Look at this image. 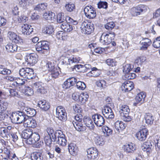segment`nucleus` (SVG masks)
Segmentation results:
<instances>
[{"label": "nucleus", "mask_w": 160, "mask_h": 160, "mask_svg": "<svg viewBox=\"0 0 160 160\" xmlns=\"http://www.w3.org/2000/svg\"><path fill=\"white\" fill-rule=\"evenodd\" d=\"M147 6L140 5L131 9V13L133 16H137L146 12L148 10Z\"/></svg>", "instance_id": "5"}, {"label": "nucleus", "mask_w": 160, "mask_h": 160, "mask_svg": "<svg viewBox=\"0 0 160 160\" xmlns=\"http://www.w3.org/2000/svg\"><path fill=\"white\" fill-rule=\"evenodd\" d=\"M32 27L27 24H23L22 26V32L24 35H28L33 32Z\"/></svg>", "instance_id": "16"}, {"label": "nucleus", "mask_w": 160, "mask_h": 160, "mask_svg": "<svg viewBox=\"0 0 160 160\" xmlns=\"http://www.w3.org/2000/svg\"><path fill=\"white\" fill-rule=\"evenodd\" d=\"M64 60L65 63H67L68 65H73V64L79 62L80 59L79 57L73 56L69 58L65 57Z\"/></svg>", "instance_id": "18"}, {"label": "nucleus", "mask_w": 160, "mask_h": 160, "mask_svg": "<svg viewBox=\"0 0 160 160\" xmlns=\"http://www.w3.org/2000/svg\"><path fill=\"white\" fill-rule=\"evenodd\" d=\"M19 74L23 77L24 80L33 78L34 77V72L32 69L28 68H22L19 70Z\"/></svg>", "instance_id": "1"}, {"label": "nucleus", "mask_w": 160, "mask_h": 160, "mask_svg": "<svg viewBox=\"0 0 160 160\" xmlns=\"http://www.w3.org/2000/svg\"><path fill=\"white\" fill-rule=\"evenodd\" d=\"M134 86V84L132 82L127 80L122 83L121 89L122 91L123 92H128L132 90Z\"/></svg>", "instance_id": "12"}, {"label": "nucleus", "mask_w": 160, "mask_h": 160, "mask_svg": "<svg viewBox=\"0 0 160 160\" xmlns=\"http://www.w3.org/2000/svg\"><path fill=\"white\" fill-rule=\"evenodd\" d=\"M146 60V58L144 56H141L138 58L135 61V64L138 66H141Z\"/></svg>", "instance_id": "45"}, {"label": "nucleus", "mask_w": 160, "mask_h": 160, "mask_svg": "<svg viewBox=\"0 0 160 160\" xmlns=\"http://www.w3.org/2000/svg\"><path fill=\"white\" fill-rule=\"evenodd\" d=\"M12 41L15 43L20 45H22L23 43V40L20 36L17 35Z\"/></svg>", "instance_id": "54"}, {"label": "nucleus", "mask_w": 160, "mask_h": 160, "mask_svg": "<svg viewBox=\"0 0 160 160\" xmlns=\"http://www.w3.org/2000/svg\"><path fill=\"white\" fill-rule=\"evenodd\" d=\"M89 95L87 92H83L80 95L79 101L82 104H84L87 101Z\"/></svg>", "instance_id": "38"}, {"label": "nucleus", "mask_w": 160, "mask_h": 160, "mask_svg": "<svg viewBox=\"0 0 160 160\" xmlns=\"http://www.w3.org/2000/svg\"><path fill=\"white\" fill-rule=\"evenodd\" d=\"M10 132L8 131L7 129L5 128L2 127L0 128V134L2 137L8 138V136Z\"/></svg>", "instance_id": "44"}, {"label": "nucleus", "mask_w": 160, "mask_h": 160, "mask_svg": "<svg viewBox=\"0 0 160 160\" xmlns=\"http://www.w3.org/2000/svg\"><path fill=\"white\" fill-rule=\"evenodd\" d=\"M76 83L77 87L79 89L83 90L86 88V84L83 82L77 81Z\"/></svg>", "instance_id": "53"}, {"label": "nucleus", "mask_w": 160, "mask_h": 160, "mask_svg": "<svg viewBox=\"0 0 160 160\" xmlns=\"http://www.w3.org/2000/svg\"><path fill=\"white\" fill-rule=\"evenodd\" d=\"M104 140L102 137L97 136L94 141L96 144L98 145H102L104 144Z\"/></svg>", "instance_id": "52"}, {"label": "nucleus", "mask_w": 160, "mask_h": 160, "mask_svg": "<svg viewBox=\"0 0 160 160\" xmlns=\"http://www.w3.org/2000/svg\"><path fill=\"white\" fill-rule=\"evenodd\" d=\"M152 45L155 48H160V36L156 38L153 41Z\"/></svg>", "instance_id": "58"}, {"label": "nucleus", "mask_w": 160, "mask_h": 160, "mask_svg": "<svg viewBox=\"0 0 160 160\" xmlns=\"http://www.w3.org/2000/svg\"><path fill=\"white\" fill-rule=\"evenodd\" d=\"M12 122L13 123L18 124L19 114L18 112H13L10 117Z\"/></svg>", "instance_id": "42"}, {"label": "nucleus", "mask_w": 160, "mask_h": 160, "mask_svg": "<svg viewBox=\"0 0 160 160\" xmlns=\"http://www.w3.org/2000/svg\"><path fill=\"white\" fill-rule=\"evenodd\" d=\"M88 157V158L94 159L98 156V152L96 148L92 147L87 150Z\"/></svg>", "instance_id": "15"}, {"label": "nucleus", "mask_w": 160, "mask_h": 160, "mask_svg": "<svg viewBox=\"0 0 160 160\" xmlns=\"http://www.w3.org/2000/svg\"><path fill=\"white\" fill-rule=\"evenodd\" d=\"M24 113L27 117H32L34 116L36 113L35 109L29 107H25L23 109Z\"/></svg>", "instance_id": "21"}, {"label": "nucleus", "mask_w": 160, "mask_h": 160, "mask_svg": "<svg viewBox=\"0 0 160 160\" xmlns=\"http://www.w3.org/2000/svg\"><path fill=\"white\" fill-rule=\"evenodd\" d=\"M115 24L113 22H108L105 25V28L108 30H112L115 26Z\"/></svg>", "instance_id": "59"}, {"label": "nucleus", "mask_w": 160, "mask_h": 160, "mask_svg": "<svg viewBox=\"0 0 160 160\" xmlns=\"http://www.w3.org/2000/svg\"><path fill=\"white\" fill-rule=\"evenodd\" d=\"M146 123L148 124H152L153 123L154 118L150 113H146L145 116Z\"/></svg>", "instance_id": "35"}, {"label": "nucleus", "mask_w": 160, "mask_h": 160, "mask_svg": "<svg viewBox=\"0 0 160 160\" xmlns=\"http://www.w3.org/2000/svg\"><path fill=\"white\" fill-rule=\"evenodd\" d=\"M136 147L135 146L133 145V144L131 143L125 145L124 148L125 151L127 152L132 153L136 149Z\"/></svg>", "instance_id": "37"}, {"label": "nucleus", "mask_w": 160, "mask_h": 160, "mask_svg": "<svg viewBox=\"0 0 160 160\" xmlns=\"http://www.w3.org/2000/svg\"><path fill=\"white\" fill-rule=\"evenodd\" d=\"M44 141L46 145L48 146H50L52 142V139L49 136H45L44 138Z\"/></svg>", "instance_id": "62"}, {"label": "nucleus", "mask_w": 160, "mask_h": 160, "mask_svg": "<svg viewBox=\"0 0 160 160\" xmlns=\"http://www.w3.org/2000/svg\"><path fill=\"white\" fill-rule=\"evenodd\" d=\"M24 124L26 127L31 128L36 127L37 125L35 120L29 118H28L25 121Z\"/></svg>", "instance_id": "26"}, {"label": "nucleus", "mask_w": 160, "mask_h": 160, "mask_svg": "<svg viewBox=\"0 0 160 160\" xmlns=\"http://www.w3.org/2000/svg\"><path fill=\"white\" fill-rule=\"evenodd\" d=\"M22 92L28 96H31L34 93L33 90L29 86L24 87L22 90Z\"/></svg>", "instance_id": "39"}, {"label": "nucleus", "mask_w": 160, "mask_h": 160, "mask_svg": "<svg viewBox=\"0 0 160 160\" xmlns=\"http://www.w3.org/2000/svg\"><path fill=\"white\" fill-rule=\"evenodd\" d=\"M33 2V0H21L19 4L21 7L25 9H28Z\"/></svg>", "instance_id": "22"}, {"label": "nucleus", "mask_w": 160, "mask_h": 160, "mask_svg": "<svg viewBox=\"0 0 160 160\" xmlns=\"http://www.w3.org/2000/svg\"><path fill=\"white\" fill-rule=\"evenodd\" d=\"M32 133V132L30 129L25 130L22 132L21 137L26 139L25 142L27 143V140L31 138Z\"/></svg>", "instance_id": "25"}, {"label": "nucleus", "mask_w": 160, "mask_h": 160, "mask_svg": "<svg viewBox=\"0 0 160 160\" xmlns=\"http://www.w3.org/2000/svg\"><path fill=\"white\" fill-rule=\"evenodd\" d=\"M5 48L8 52L13 53L17 51L18 46L15 44L9 43L6 45Z\"/></svg>", "instance_id": "23"}, {"label": "nucleus", "mask_w": 160, "mask_h": 160, "mask_svg": "<svg viewBox=\"0 0 160 160\" xmlns=\"http://www.w3.org/2000/svg\"><path fill=\"white\" fill-rule=\"evenodd\" d=\"M146 97V94L143 92H141L136 96L135 98V101L133 105L136 106L138 104L140 103L139 105L143 102L144 98Z\"/></svg>", "instance_id": "17"}, {"label": "nucleus", "mask_w": 160, "mask_h": 160, "mask_svg": "<svg viewBox=\"0 0 160 160\" xmlns=\"http://www.w3.org/2000/svg\"><path fill=\"white\" fill-rule=\"evenodd\" d=\"M43 85V83L41 82H33L31 85L33 89H35L37 91L38 88H39V87L42 86Z\"/></svg>", "instance_id": "60"}, {"label": "nucleus", "mask_w": 160, "mask_h": 160, "mask_svg": "<svg viewBox=\"0 0 160 160\" xmlns=\"http://www.w3.org/2000/svg\"><path fill=\"white\" fill-rule=\"evenodd\" d=\"M12 72L11 70L6 68L3 65H0V74L8 76Z\"/></svg>", "instance_id": "33"}, {"label": "nucleus", "mask_w": 160, "mask_h": 160, "mask_svg": "<svg viewBox=\"0 0 160 160\" xmlns=\"http://www.w3.org/2000/svg\"><path fill=\"white\" fill-rule=\"evenodd\" d=\"M106 84L105 81L104 80L98 81L96 82V84L98 87L104 88H105Z\"/></svg>", "instance_id": "64"}, {"label": "nucleus", "mask_w": 160, "mask_h": 160, "mask_svg": "<svg viewBox=\"0 0 160 160\" xmlns=\"http://www.w3.org/2000/svg\"><path fill=\"white\" fill-rule=\"evenodd\" d=\"M44 32L47 34H51L54 32V28L51 25H48L44 28Z\"/></svg>", "instance_id": "46"}, {"label": "nucleus", "mask_w": 160, "mask_h": 160, "mask_svg": "<svg viewBox=\"0 0 160 160\" xmlns=\"http://www.w3.org/2000/svg\"><path fill=\"white\" fill-rule=\"evenodd\" d=\"M55 140L52 142H56L57 144L62 146H65L66 145L67 141L65 135L63 134L61 131H59L58 134L55 138Z\"/></svg>", "instance_id": "9"}, {"label": "nucleus", "mask_w": 160, "mask_h": 160, "mask_svg": "<svg viewBox=\"0 0 160 160\" xmlns=\"http://www.w3.org/2000/svg\"><path fill=\"white\" fill-rule=\"evenodd\" d=\"M140 43L141 45L140 48L141 50H146L152 44L151 40L148 38H142Z\"/></svg>", "instance_id": "13"}, {"label": "nucleus", "mask_w": 160, "mask_h": 160, "mask_svg": "<svg viewBox=\"0 0 160 160\" xmlns=\"http://www.w3.org/2000/svg\"><path fill=\"white\" fill-rule=\"evenodd\" d=\"M40 138V136L38 133L36 132L32 133L31 138L27 140V144H34L36 146V147H40L41 145V142H39Z\"/></svg>", "instance_id": "4"}, {"label": "nucleus", "mask_w": 160, "mask_h": 160, "mask_svg": "<svg viewBox=\"0 0 160 160\" xmlns=\"http://www.w3.org/2000/svg\"><path fill=\"white\" fill-rule=\"evenodd\" d=\"M56 116L59 120L65 121L67 120V114L64 108L61 106L57 107L56 109Z\"/></svg>", "instance_id": "6"}, {"label": "nucleus", "mask_w": 160, "mask_h": 160, "mask_svg": "<svg viewBox=\"0 0 160 160\" xmlns=\"http://www.w3.org/2000/svg\"><path fill=\"white\" fill-rule=\"evenodd\" d=\"M102 129L103 133L105 134L106 133L107 136H108L112 133V130L106 126H103L102 128Z\"/></svg>", "instance_id": "47"}, {"label": "nucleus", "mask_w": 160, "mask_h": 160, "mask_svg": "<svg viewBox=\"0 0 160 160\" xmlns=\"http://www.w3.org/2000/svg\"><path fill=\"white\" fill-rule=\"evenodd\" d=\"M84 11L86 16L88 18L93 19L96 16L95 9L91 6L86 7Z\"/></svg>", "instance_id": "8"}, {"label": "nucleus", "mask_w": 160, "mask_h": 160, "mask_svg": "<svg viewBox=\"0 0 160 160\" xmlns=\"http://www.w3.org/2000/svg\"><path fill=\"white\" fill-rule=\"evenodd\" d=\"M98 8L106 9L108 8V3L106 2L100 1L98 3Z\"/></svg>", "instance_id": "56"}, {"label": "nucleus", "mask_w": 160, "mask_h": 160, "mask_svg": "<svg viewBox=\"0 0 160 160\" xmlns=\"http://www.w3.org/2000/svg\"><path fill=\"white\" fill-rule=\"evenodd\" d=\"M68 149L70 153L72 155H76L78 151V147L75 144L71 143L68 146Z\"/></svg>", "instance_id": "28"}, {"label": "nucleus", "mask_w": 160, "mask_h": 160, "mask_svg": "<svg viewBox=\"0 0 160 160\" xmlns=\"http://www.w3.org/2000/svg\"><path fill=\"white\" fill-rule=\"evenodd\" d=\"M61 28L64 31L67 32H70L73 29V26L67 22V21L63 22L61 25Z\"/></svg>", "instance_id": "24"}, {"label": "nucleus", "mask_w": 160, "mask_h": 160, "mask_svg": "<svg viewBox=\"0 0 160 160\" xmlns=\"http://www.w3.org/2000/svg\"><path fill=\"white\" fill-rule=\"evenodd\" d=\"M57 19L58 22L61 24L66 21L64 19L63 13H58L57 15Z\"/></svg>", "instance_id": "49"}, {"label": "nucleus", "mask_w": 160, "mask_h": 160, "mask_svg": "<svg viewBox=\"0 0 160 160\" xmlns=\"http://www.w3.org/2000/svg\"><path fill=\"white\" fill-rule=\"evenodd\" d=\"M8 106V103L4 100H0V112L5 111Z\"/></svg>", "instance_id": "40"}, {"label": "nucleus", "mask_w": 160, "mask_h": 160, "mask_svg": "<svg viewBox=\"0 0 160 160\" xmlns=\"http://www.w3.org/2000/svg\"><path fill=\"white\" fill-rule=\"evenodd\" d=\"M59 67L58 68H56L55 69L52 70V71H51V77L54 78H57L59 74Z\"/></svg>", "instance_id": "50"}, {"label": "nucleus", "mask_w": 160, "mask_h": 160, "mask_svg": "<svg viewBox=\"0 0 160 160\" xmlns=\"http://www.w3.org/2000/svg\"><path fill=\"white\" fill-rule=\"evenodd\" d=\"M41 64L42 66L46 67L48 68V71H50L55 69V65L54 62H48L46 63L44 61H42Z\"/></svg>", "instance_id": "30"}, {"label": "nucleus", "mask_w": 160, "mask_h": 160, "mask_svg": "<svg viewBox=\"0 0 160 160\" xmlns=\"http://www.w3.org/2000/svg\"><path fill=\"white\" fill-rule=\"evenodd\" d=\"M91 69L92 70L88 73V75L91 77H97L101 73L100 71L96 68L93 67Z\"/></svg>", "instance_id": "36"}, {"label": "nucleus", "mask_w": 160, "mask_h": 160, "mask_svg": "<svg viewBox=\"0 0 160 160\" xmlns=\"http://www.w3.org/2000/svg\"><path fill=\"white\" fill-rule=\"evenodd\" d=\"M115 36V34L113 32L109 34L103 33L100 39V42L103 45H108L111 43Z\"/></svg>", "instance_id": "3"}, {"label": "nucleus", "mask_w": 160, "mask_h": 160, "mask_svg": "<svg viewBox=\"0 0 160 160\" xmlns=\"http://www.w3.org/2000/svg\"><path fill=\"white\" fill-rule=\"evenodd\" d=\"M25 60L28 64L33 66L38 62V55L35 53H30L26 56Z\"/></svg>", "instance_id": "11"}, {"label": "nucleus", "mask_w": 160, "mask_h": 160, "mask_svg": "<svg viewBox=\"0 0 160 160\" xmlns=\"http://www.w3.org/2000/svg\"><path fill=\"white\" fill-rule=\"evenodd\" d=\"M115 129L118 132H120L123 131L126 127V125L123 122L121 121H117L114 124Z\"/></svg>", "instance_id": "20"}, {"label": "nucleus", "mask_w": 160, "mask_h": 160, "mask_svg": "<svg viewBox=\"0 0 160 160\" xmlns=\"http://www.w3.org/2000/svg\"><path fill=\"white\" fill-rule=\"evenodd\" d=\"M152 147V145L150 141H148L143 143V145L141 147V149L144 151L149 152L151 151Z\"/></svg>", "instance_id": "29"}, {"label": "nucleus", "mask_w": 160, "mask_h": 160, "mask_svg": "<svg viewBox=\"0 0 160 160\" xmlns=\"http://www.w3.org/2000/svg\"><path fill=\"white\" fill-rule=\"evenodd\" d=\"M81 28L82 33L87 34H90L94 29L93 23L86 22L82 23Z\"/></svg>", "instance_id": "7"}, {"label": "nucleus", "mask_w": 160, "mask_h": 160, "mask_svg": "<svg viewBox=\"0 0 160 160\" xmlns=\"http://www.w3.org/2000/svg\"><path fill=\"white\" fill-rule=\"evenodd\" d=\"M35 48L36 51L40 54H46L48 52L49 49L48 42L44 41L38 42Z\"/></svg>", "instance_id": "2"}, {"label": "nucleus", "mask_w": 160, "mask_h": 160, "mask_svg": "<svg viewBox=\"0 0 160 160\" xmlns=\"http://www.w3.org/2000/svg\"><path fill=\"white\" fill-rule=\"evenodd\" d=\"M73 124L75 129L79 132H83L86 130V127L83 122H74Z\"/></svg>", "instance_id": "19"}, {"label": "nucleus", "mask_w": 160, "mask_h": 160, "mask_svg": "<svg viewBox=\"0 0 160 160\" xmlns=\"http://www.w3.org/2000/svg\"><path fill=\"white\" fill-rule=\"evenodd\" d=\"M49 136L52 139V141L55 140V138L58 134L59 131L55 132L53 129L50 128H48L47 130Z\"/></svg>", "instance_id": "32"}, {"label": "nucleus", "mask_w": 160, "mask_h": 160, "mask_svg": "<svg viewBox=\"0 0 160 160\" xmlns=\"http://www.w3.org/2000/svg\"><path fill=\"white\" fill-rule=\"evenodd\" d=\"M75 6L73 4L70 3L66 4L65 6V9L69 12L72 11L75 9Z\"/></svg>", "instance_id": "55"}, {"label": "nucleus", "mask_w": 160, "mask_h": 160, "mask_svg": "<svg viewBox=\"0 0 160 160\" xmlns=\"http://www.w3.org/2000/svg\"><path fill=\"white\" fill-rule=\"evenodd\" d=\"M83 122L85 126L88 127L89 129H92L94 128V126L92 120L89 117H84L83 119Z\"/></svg>", "instance_id": "27"}, {"label": "nucleus", "mask_w": 160, "mask_h": 160, "mask_svg": "<svg viewBox=\"0 0 160 160\" xmlns=\"http://www.w3.org/2000/svg\"><path fill=\"white\" fill-rule=\"evenodd\" d=\"M55 16L54 13L52 12L48 11L44 13L43 14V17L46 20H52V18H54Z\"/></svg>", "instance_id": "41"}, {"label": "nucleus", "mask_w": 160, "mask_h": 160, "mask_svg": "<svg viewBox=\"0 0 160 160\" xmlns=\"http://www.w3.org/2000/svg\"><path fill=\"white\" fill-rule=\"evenodd\" d=\"M48 4L47 3H42L37 5L34 8L36 10L40 11L46 9L47 8Z\"/></svg>", "instance_id": "43"}, {"label": "nucleus", "mask_w": 160, "mask_h": 160, "mask_svg": "<svg viewBox=\"0 0 160 160\" xmlns=\"http://www.w3.org/2000/svg\"><path fill=\"white\" fill-rule=\"evenodd\" d=\"M136 76V75L135 73L129 72L125 74L123 78H124L125 79H132L134 78Z\"/></svg>", "instance_id": "51"}, {"label": "nucleus", "mask_w": 160, "mask_h": 160, "mask_svg": "<svg viewBox=\"0 0 160 160\" xmlns=\"http://www.w3.org/2000/svg\"><path fill=\"white\" fill-rule=\"evenodd\" d=\"M107 64L111 67H113L116 65V62L114 59L108 58L106 60Z\"/></svg>", "instance_id": "57"}, {"label": "nucleus", "mask_w": 160, "mask_h": 160, "mask_svg": "<svg viewBox=\"0 0 160 160\" xmlns=\"http://www.w3.org/2000/svg\"><path fill=\"white\" fill-rule=\"evenodd\" d=\"M92 118L94 123L98 127H101L105 124V120L104 117L99 114L92 115Z\"/></svg>", "instance_id": "10"}, {"label": "nucleus", "mask_w": 160, "mask_h": 160, "mask_svg": "<svg viewBox=\"0 0 160 160\" xmlns=\"http://www.w3.org/2000/svg\"><path fill=\"white\" fill-rule=\"evenodd\" d=\"M132 69L131 65L130 64H127L123 66V72L125 74L130 72Z\"/></svg>", "instance_id": "63"}, {"label": "nucleus", "mask_w": 160, "mask_h": 160, "mask_svg": "<svg viewBox=\"0 0 160 160\" xmlns=\"http://www.w3.org/2000/svg\"><path fill=\"white\" fill-rule=\"evenodd\" d=\"M82 118L83 117L81 114L79 113L77 114L74 117L75 120L73 121V124L74 122H83V119Z\"/></svg>", "instance_id": "61"}, {"label": "nucleus", "mask_w": 160, "mask_h": 160, "mask_svg": "<svg viewBox=\"0 0 160 160\" xmlns=\"http://www.w3.org/2000/svg\"><path fill=\"white\" fill-rule=\"evenodd\" d=\"M148 132V130L146 128L142 129L136 133V136L140 141L145 140L147 138Z\"/></svg>", "instance_id": "14"}, {"label": "nucleus", "mask_w": 160, "mask_h": 160, "mask_svg": "<svg viewBox=\"0 0 160 160\" xmlns=\"http://www.w3.org/2000/svg\"><path fill=\"white\" fill-rule=\"evenodd\" d=\"M18 112L19 114V118H18L19 120L18 123L23 122L24 124L25 121L27 119L28 117H27L25 114L24 113V111L22 112L18 111Z\"/></svg>", "instance_id": "34"}, {"label": "nucleus", "mask_w": 160, "mask_h": 160, "mask_svg": "<svg viewBox=\"0 0 160 160\" xmlns=\"http://www.w3.org/2000/svg\"><path fill=\"white\" fill-rule=\"evenodd\" d=\"M32 160H43V156L40 152H34L31 155Z\"/></svg>", "instance_id": "31"}, {"label": "nucleus", "mask_w": 160, "mask_h": 160, "mask_svg": "<svg viewBox=\"0 0 160 160\" xmlns=\"http://www.w3.org/2000/svg\"><path fill=\"white\" fill-rule=\"evenodd\" d=\"M120 109L121 110L120 112L121 113H122L123 115L128 113L130 111L128 106L126 105L121 106L120 107Z\"/></svg>", "instance_id": "48"}]
</instances>
